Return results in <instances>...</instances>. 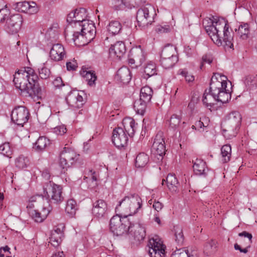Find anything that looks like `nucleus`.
I'll use <instances>...</instances> for the list:
<instances>
[{
	"mask_svg": "<svg viewBox=\"0 0 257 257\" xmlns=\"http://www.w3.org/2000/svg\"><path fill=\"white\" fill-rule=\"evenodd\" d=\"M195 125L197 128V130L201 132L204 131V128L205 127H206V126H205L203 122L200 120L196 121Z\"/></svg>",
	"mask_w": 257,
	"mask_h": 257,
	"instance_id": "nucleus-59",
	"label": "nucleus"
},
{
	"mask_svg": "<svg viewBox=\"0 0 257 257\" xmlns=\"http://www.w3.org/2000/svg\"><path fill=\"white\" fill-rule=\"evenodd\" d=\"M44 194L47 199L54 203L61 202L63 200L62 194V187L51 182L47 183L43 188Z\"/></svg>",
	"mask_w": 257,
	"mask_h": 257,
	"instance_id": "nucleus-11",
	"label": "nucleus"
},
{
	"mask_svg": "<svg viewBox=\"0 0 257 257\" xmlns=\"http://www.w3.org/2000/svg\"><path fill=\"white\" fill-rule=\"evenodd\" d=\"M67 104L74 108H80L84 103L82 96L76 91L71 92L66 98Z\"/></svg>",
	"mask_w": 257,
	"mask_h": 257,
	"instance_id": "nucleus-17",
	"label": "nucleus"
},
{
	"mask_svg": "<svg viewBox=\"0 0 257 257\" xmlns=\"http://www.w3.org/2000/svg\"><path fill=\"white\" fill-rule=\"evenodd\" d=\"M63 236V232L60 228H54L51 232L49 243L54 247H57L62 242Z\"/></svg>",
	"mask_w": 257,
	"mask_h": 257,
	"instance_id": "nucleus-24",
	"label": "nucleus"
},
{
	"mask_svg": "<svg viewBox=\"0 0 257 257\" xmlns=\"http://www.w3.org/2000/svg\"><path fill=\"white\" fill-rule=\"evenodd\" d=\"M16 167L20 169L27 168L30 165L29 158L23 155H20L15 161Z\"/></svg>",
	"mask_w": 257,
	"mask_h": 257,
	"instance_id": "nucleus-35",
	"label": "nucleus"
},
{
	"mask_svg": "<svg viewBox=\"0 0 257 257\" xmlns=\"http://www.w3.org/2000/svg\"><path fill=\"white\" fill-rule=\"evenodd\" d=\"M164 182H166L167 186L168 189L172 192H176L178 189L179 182L175 176L173 174H168L166 180L163 179L162 185H164Z\"/></svg>",
	"mask_w": 257,
	"mask_h": 257,
	"instance_id": "nucleus-29",
	"label": "nucleus"
},
{
	"mask_svg": "<svg viewBox=\"0 0 257 257\" xmlns=\"http://www.w3.org/2000/svg\"><path fill=\"white\" fill-rule=\"evenodd\" d=\"M107 31L112 35H115L119 33L122 26L120 23L117 21H111L107 26Z\"/></svg>",
	"mask_w": 257,
	"mask_h": 257,
	"instance_id": "nucleus-36",
	"label": "nucleus"
},
{
	"mask_svg": "<svg viewBox=\"0 0 257 257\" xmlns=\"http://www.w3.org/2000/svg\"><path fill=\"white\" fill-rule=\"evenodd\" d=\"M176 49L173 45L167 44L161 54V64L165 69L172 68L178 61Z\"/></svg>",
	"mask_w": 257,
	"mask_h": 257,
	"instance_id": "nucleus-8",
	"label": "nucleus"
},
{
	"mask_svg": "<svg viewBox=\"0 0 257 257\" xmlns=\"http://www.w3.org/2000/svg\"><path fill=\"white\" fill-rule=\"evenodd\" d=\"M88 38L84 33L75 32L73 34L72 40L76 45L82 46L87 45L93 40Z\"/></svg>",
	"mask_w": 257,
	"mask_h": 257,
	"instance_id": "nucleus-26",
	"label": "nucleus"
},
{
	"mask_svg": "<svg viewBox=\"0 0 257 257\" xmlns=\"http://www.w3.org/2000/svg\"><path fill=\"white\" fill-rule=\"evenodd\" d=\"M149 161V157L144 153H140L136 158L135 165L138 168L145 167Z\"/></svg>",
	"mask_w": 257,
	"mask_h": 257,
	"instance_id": "nucleus-41",
	"label": "nucleus"
},
{
	"mask_svg": "<svg viewBox=\"0 0 257 257\" xmlns=\"http://www.w3.org/2000/svg\"><path fill=\"white\" fill-rule=\"evenodd\" d=\"M217 242L214 240H210L207 242L204 246V252L206 255H210L213 253L217 248Z\"/></svg>",
	"mask_w": 257,
	"mask_h": 257,
	"instance_id": "nucleus-42",
	"label": "nucleus"
},
{
	"mask_svg": "<svg viewBox=\"0 0 257 257\" xmlns=\"http://www.w3.org/2000/svg\"><path fill=\"white\" fill-rule=\"evenodd\" d=\"M140 197L136 194H130L124 197L116 206L115 210L122 212L125 216H131L138 212L142 205Z\"/></svg>",
	"mask_w": 257,
	"mask_h": 257,
	"instance_id": "nucleus-5",
	"label": "nucleus"
},
{
	"mask_svg": "<svg viewBox=\"0 0 257 257\" xmlns=\"http://www.w3.org/2000/svg\"><path fill=\"white\" fill-rule=\"evenodd\" d=\"M53 84L55 87L59 88L64 84L61 77H58L56 78L53 81Z\"/></svg>",
	"mask_w": 257,
	"mask_h": 257,
	"instance_id": "nucleus-57",
	"label": "nucleus"
},
{
	"mask_svg": "<svg viewBox=\"0 0 257 257\" xmlns=\"http://www.w3.org/2000/svg\"><path fill=\"white\" fill-rule=\"evenodd\" d=\"M147 103V102H144L143 100H141L140 98L136 100L134 104V108L137 113L143 115L145 113Z\"/></svg>",
	"mask_w": 257,
	"mask_h": 257,
	"instance_id": "nucleus-43",
	"label": "nucleus"
},
{
	"mask_svg": "<svg viewBox=\"0 0 257 257\" xmlns=\"http://www.w3.org/2000/svg\"><path fill=\"white\" fill-rule=\"evenodd\" d=\"M29 115L28 109L25 106H18L12 111L11 119L16 124L23 126L28 121Z\"/></svg>",
	"mask_w": 257,
	"mask_h": 257,
	"instance_id": "nucleus-14",
	"label": "nucleus"
},
{
	"mask_svg": "<svg viewBox=\"0 0 257 257\" xmlns=\"http://www.w3.org/2000/svg\"><path fill=\"white\" fill-rule=\"evenodd\" d=\"M148 246L149 253L151 257H165L166 246L158 236L150 239Z\"/></svg>",
	"mask_w": 257,
	"mask_h": 257,
	"instance_id": "nucleus-12",
	"label": "nucleus"
},
{
	"mask_svg": "<svg viewBox=\"0 0 257 257\" xmlns=\"http://www.w3.org/2000/svg\"><path fill=\"white\" fill-rule=\"evenodd\" d=\"M216 98L212 95V92L209 90L207 92V90H205L202 97L203 104L211 111L215 110L216 107L215 106V102L217 101Z\"/></svg>",
	"mask_w": 257,
	"mask_h": 257,
	"instance_id": "nucleus-25",
	"label": "nucleus"
},
{
	"mask_svg": "<svg viewBox=\"0 0 257 257\" xmlns=\"http://www.w3.org/2000/svg\"><path fill=\"white\" fill-rule=\"evenodd\" d=\"M15 9L18 12L28 13L31 15L36 13L38 11L36 4L35 2L30 3L26 1L17 3Z\"/></svg>",
	"mask_w": 257,
	"mask_h": 257,
	"instance_id": "nucleus-21",
	"label": "nucleus"
},
{
	"mask_svg": "<svg viewBox=\"0 0 257 257\" xmlns=\"http://www.w3.org/2000/svg\"><path fill=\"white\" fill-rule=\"evenodd\" d=\"M9 15V11L7 9L0 10V25L3 23Z\"/></svg>",
	"mask_w": 257,
	"mask_h": 257,
	"instance_id": "nucleus-54",
	"label": "nucleus"
},
{
	"mask_svg": "<svg viewBox=\"0 0 257 257\" xmlns=\"http://www.w3.org/2000/svg\"><path fill=\"white\" fill-rule=\"evenodd\" d=\"M153 95V90L151 87L145 86L142 87L140 91V99L144 102H149L151 100Z\"/></svg>",
	"mask_w": 257,
	"mask_h": 257,
	"instance_id": "nucleus-38",
	"label": "nucleus"
},
{
	"mask_svg": "<svg viewBox=\"0 0 257 257\" xmlns=\"http://www.w3.org/2000/svg\"><path fill=\"white\" fill-rule=\"evenodd\" d=\"M81 33H84L89 38L93 39L96 35V28L92 21H84L83 23L79 26Z\"/></svg>",
	"mask_w": 257,
	"mask_h": 257,
	"instance_id": "nucleus-23",
	"label": "nucleus"
},
{
	"mask_svg": "<svg viewBox=\"0 0 257 257\" xmlns=\"http://www.w3.org/2000/svg\"><path fill=\"white\" fill-rule=\"evenodd\" d=\"M39 74L42 79H47L49 78L51 72L49 69L45 66V63L41 65L39 68Z\"/></svg>",
	"mask_w": 257,
	"mask_h": 257,
	"instance_id": "nucleus-46",
	"label": "nucleus"
},
{
	"mask_svg": "<svg viewBox=\"0 0 257 257\" xmlns=\"http://www.w3.org/2000/svg\"><path fill=\"white\" fill-rule=\"evenodd\" d=\"M116 76L120 82L124 84L128 83L132 78L130 70L126 67H122L119 69Z\"/></svg>",
	"mask_w": 257,
	"mask_h": 257,
	"instance_id": "nucleus-31",
	"label": "nucleus"
},
{
	"mask_svg": "<svg viewBox=\"0 0 257 257\" xmlns=\"http://www.w3.org/2000/svg\"><path fill=\"white\" fill-rule=\"evenodd\" d=\"M80 160V155L74 151L64 148L60 155L59 166L62 168V173H65V171L70 166L77 163Z\"/></svg>",
	"mask_w": 257,
	"mask_h": 257,
	"instance_id": "nucleus-9",
	"label": "nucleus"
},
{
	"mask_svg": "<svg viewBox=\"0 0 257 257\" xmlns=\"http://www.w3.org/2000/svg\"><path fill=\"white\" fill-rule=\"evenodd\" d=\"M197 252L191 249L180 248L175 250L171 257H196Z\"/></svg>",
	"mask_w": 257,
	"mask_h": 257,
	"instance_id": "nucleus-32",
	"label": "nucleus"
},
{
	"mask_svg": "<svg viewBox=\"0 0 257 257\" xmlns=\"http://www.w3.org/2000/svg\"><path fill=\"white\" fill-rule=\"evenodd\" d=\"M153 207L155 210H156L157 212H159L163 208V205L161 202L159 201H155L153 204Z\"/></svg>",
	"mask_w": 257,
	"mask_h": 257,
	"instance_id": "nucleus-58",
	"label": "nucleus"
},
{
	"mask_svg": "<svg viewBox=\"0 0 257 257\" xmlns=\"http://www.w3.org/2000/svg\"><path fill=\"white\" fill-rule=\"evenodd\" d=\"M107 211V205L104 200L98 199L93 203L92 213L93 215L98 218L104 216Z\"/></svg>",
	"mask_w": 257,
	"mask_h": 257,
	"instance_id": "nucleus-19",
	"label": "nucleus"
},
{
	"mask_svg": "<svg viewBox=\"0 0 257 257\" xmlns=\"http://www.w3.org/2000/svg\"><path fill=\"white\" fill-rule=\"evenodd\" d=\"M81 75L85 79L87 82V84L89 86L95 85V81L97 79V76L94 71H85L81 72Z\"/></svg>",
	"mask_w": 257,
	"mask_h": 257,
	"instance_id": "nucleus-39",
	"label": "nucleus"
},
{
	"mask_svg": "<svg viewBox=\"0 0 257 257\" xmlns=\"http://www.w3.org/2000/svg\"><path fill=\"white\" fill-rule=\"evenodd\" d=\"M50 140L45 137H40L35 144V149L37 151L44 150L49 145Z\"/></svg>",
	"mask_w": 257,
	"mask_h": 257,
	"instance_id": "nucleus-37",
	"label": "nucleus"
},
{
	"mask_svg": "<svg viewBox=\"0 0 257 257\" xmlns=\"http://www.w3.org/2000/svg\"><path fill=\"white\" fill-rule=\"evenodd\" d=\"M193 168L196 175H201L206 174V163L201 159H197L195 161Z\"/></svg>",
	"mask_w": 257,
	"mask_h": 257,
	"instance_id": "nucleus-33",
	"label": "nucleus"
},
{
	"mask_svg": "<svg viewBox=\"0 0 257 257\" xmlns=\"http://www.w3.org/2000/svg\"><path fill=\"white\" fill-rule=\"evenodd\" d=\"M76 210L77 204L76 201L72 199L68 200L65 207L66 212L70 216H73L75 214Z\"/></svg>",
	"mask_w": 257,
	"mask_h": 257,
	"instance_id": "nucleus-44",
	"label": "nucleus"
},
{
	"mask_svg": "<svg viewBox=\"0 0 257 257\" xmlns=\"http://www.w3.org/2000/svg\"><path fill=\"white\" fill-rule=\"evenodd\" d=\"M156 65L153 62L149 63L144 68V72L148 77H151L156 74Z\"/></svg>",
	"mask_w": 257,
	"mask_h": 257,
	"instance_id": "nucleus-48",
	"label": "nucleus"
},
{
	"mask_svg": "<svg viewBox=\"0 0 257 257\" xmlns=\"http://www.w3.org/2000/svg\"><path fill=\"white\" fill-rule=\"evenodd\" d=\"M122 0H112L111 5L114 10H120L123 6Z\"/></svg>",
	"mask_w": 257,
	"mask_h": 257,
	"instance_id": "nucleus-53",
	"label": "nucleus"
},
{
	"mask_svg": "<svg viewBox=\"0 0 257 257\" xmlns=\"http://www.w3.org/2000/svg\"><path fill=\"white\" fill-rule=\"evenodd\" d=\"M226 77L219 74H214L210 83V91L216 97L217 101L222 103L228 102L231 99V91L228 88Z\"/></svg>",
	"mask_w": 257,
	"mask_h": 257,
	"instance_id": "nucleus-3",
	"label": "nucleus"
},
{
	"mask_svg": "<svg viewBox=\"0 0 257 257\" xmlns=\"http://www.w3.org/2000/svg\"><path fill=\"white\" fill-rule=\"evenodd\" d=\"M87 17L86 10L84 8H80L70 13L68 15L67 21L69 23H74L75 26L77 24L79 26L84 21L88 20L86 19Z\"/></svg>",
	"mask_w": 257,
	"mask_h": 257,
	"instance_id": "nucleus-16",
	"label": "nucleus"
},
{
	"mask_svg": "<svg viewBox=\"0 0 257 257\" xmlns=\"http://www.w3.org/2000/svg\"><path fill=\"white\" fill-rule=\"evenodd\" d=\"M66 67L69 71H74L77 67V64L75 61L68 62L66 63Z\"/></svg>",
	"mask_w": 257,
	"mask_h": 257,
	"instance_id": "nucleus-55",
	"label": "nucleus"
},
{
	"mask_svg": "<svg viewBox=\"0 0 257 257\" xmlns=\"http://www.w3.org/2000/svg\"><path fill=\"white\" fill-rule=\"evenodd\" d=\"M175 241L179 245H182L184 242V238L182 229L179 227H177L175 229Z\"/></svg>",
	"mask_w": 257,
	"mask_h": 257,
	"instance_id": "nucleus-50",
	"label": "nucleus"
},
{
	"mask_svg": "<svg viewBox=\"0 0 257 257\" xmlns=\"http://www.w3.org/2000/svg\"><path fill=\"white\" fill-rule=\"evenodd\" d=\"M178 74L184 77L187 82H192L194 80V76L186 68L181 69L178 70Z\"/></svg>",
	"mask_w": 257,
	"mask_h": 257,
	"instance_id": "nucleus-45",
	"label": "nucleus"
},
{
	"mask_svg": "<svg viewBox=\"0 0 257 257\" xmlns=\"http://www.w3.org/2000/svg\"><path fill=\"white\" fill-rule=\"evenodd\" d=\"M203 25L214 44L225 49L233 48V33L226 20L212 16L205 19Z\"/></svg>",
	"mask_w": 257,
	"mask_h": 257,
	"instance_id": "nucleus-1",
	"label": "nucleus"
},
{
	"mask_svg": "<svg viewBox=\"0 0 257 257\" xmlns=\"http://www.w3.org/2000/svg\"><path fill=\"white\" fill-rule=\"evenodd\" d=\"M47 205L44 206L41 212L35 209H30L29 214L30 216L37 222H42L48 216L51 211L52 208L48 202Z\"/></svg>",
	"mask_w": 257,
	"mask_h": 257,
	"instance_id": "nucleus-18",
	"label": "nucleus"
},
{
	"mask_svg": "<svg viewBox=\"0 0 257 257\" xmlns=\"http://www.w3.org/2000/svg\"><path fill=\"white\" fill-rule=\"evenodd\" d=\"M7 15L5 21L6 22L4 28L5 30L10 34L17 33L21 29L23 18L19 14H14L9 17Z\"/></svg>",
	"mask_w": 257,
	"mask_h": 257,
	"instance_id": "nucleus-13",
	"label": "nucleus"
},
{
	"mask_svg": "<svg viewBox=\"0 0 257 257\" xmlns=\"http://www.w3.org/2000/svg\"><path fill=\"white\" fill-rule=\"evenodd\" d=\"M234 247L235 250H239L240 252L246 253L248 251V249L247 248H242L241 246L237 243L234 244Z\"/></svg>",
	"mask_w": 257,
	"mask_h": 257,
	"instance_id": "nucleus-60",
	"label": "nucleus"
},
{
	"mask_svg": "<svg viewBox=\"0 0 257 257\" xmlns=\"http://www.w3.org/2000/svg\"><path fill=\"white\" fill-rule=\"evenodd\" d=\"M239 236H244L248 238L249 240L250 241L252 238L251 234L247 232L246 231H243L241 233H239Z\"/></svg>",
	"mask_w": 257,
	"mask_h": 257,
	"instance_id": "nucleus-62",
	"label": "nucleus"
},
{
	"mask_svg": "<svg viewBox=\"0 0 257 257\" xmlns=\"http://www.w3.org/2000/svg\"><path fill=\"white\" fill-rule=\"evenodd\" d=\"M131 53L133 56V58L129 59L130 63L133 64L138 62L141 65L145 61V57L143 50L141 49L140 46L139 48L132 49Z\"/></svg>",
	"mask_w": 257,
	"mask_h": 257,
	"instance_id": "nucleus-30",
	"label": "nucleus"
},
{
	"mask_svg": "<svg viewBox=\"0 0 257 257\" xmlns=\"http://www.w3.org/2000/svg\"><path fill=\"white\" fill-rule=\"evenodd\" d=\"M244 83L247 89L252 90L256 89L257 75L246 76L244 80Z\"/></svg>",
	"mask_w": 257,
	"mask_h": 257,
	"instance_id": "nucleus-34",
	"label": "nucleus"
},
{
	"mask_svg": "<svg viewBox=\"0 0 257 257\" xmlns=\"http://www.w3.org/2000/svg\"><path fill=\"white\" fill-rule=\"evenodd\" d=\"M155 31L158 34L167 33L170 31V27L169 25H158L156 26Z\"/></svg>",
	"mask_w": 257,
	"mask_h": 257,
	"instance_id": "nucleus-51",
	"label": "nucleus"
},
{
	"mask_svg": "<svg viewBox=\"0 0 257 257\" xmlns=\"http://www.w3.org/2000/svg\"><path fill=\"white\" fill-rule=\"evenodd\" d=\"M41 199H42V198L40 196H33L29 198V201L34 203V202H37L38 201H40Z\"/></svg>",
	"mask_w": 257,
	"mask_h": 257,
	"instance_id": "nucleus-61",
	"label": "nucleus"
},
{
	"mask_svg": "<svg viewBox=\"0 0 257 257\" xmlns=\"http://www.w3.org/2000/svg\"><path fill=\"white\" fill-rule=\"evenodd\" d=\"M66 131L67 129L64 125L57 126L53 128V132L57 135H63Z\"/></svg>",
	"mask_w": 257,
	"mask_h": 257,
	"instance_id": "nucleus-52",
	"label": "nucleus"
},
{
	"mask_svg": "<svg viewBox=\"0 0 257 257\" xmlns=\"http://www.w3.org/2000/svg\"><path fill=\"white\" fill-rule=\"evenodd\" d=\"M153 220L155 222H156V223H157L159 225H161V221L160 218V217L158 216V214H154Z\"/></svg>",
	"mask_w": 257,
	"mask_h": 257,
	"instance_id": "nucleus-63",
	"label": "nucleus"
},
{
	"mask_svg": "<svg viewBox=\"0 0 257 257\" xmlns=\"http://www.w3.org/2000/svg\"><path fill=\"white\" fill-rule=\"evenodd\" d=\"M165 136L163 132H159L155 136L152 147V152L156 155L162 156L166 152Z\"/></svg>",
	"mask_w": 257,
	"mask_h": 257,
	"instance_id": "nucleus-15",
	"label": "nucleus"
},
{
	"mask_svg": "<svg viewBox=\"0 0 257 257\" xmlns=\"http://www.w3.org/2000/svg\"><path fill=\"white\" fill-rule=\"evenodd\" d=\"M132 227V223L124 215L122 218L119 215L113 216L110 220L109 228L113 234L116 236H121L126 234Z\"/></svg>",
	"mask_w": 257,
	"mask_h": 257,
	"instance_id": "nucleus-7",
	"label": "nucleus"
},
{
	"mask_svg": "<svg viewBox=\"0 0 257 257\" xmlns=\"http://www.w3.org/2000/svg\"><path fill=\"white\" fill-rule=\"evenodd\" d=\"M241 116L238 111H233L230 113L225 118L223 122V132H230L232 136H235L240 126Z\"/></svg>",
	"mask_w": 257,
	"mask_h": 257,
	"instance_id": "nucleus-10",
	"label": "nucleus"
},
{
	"mask_svg": "<svg viewBox=\"0 0 257 257\" xmlns=\"http://www.w3.org/2000/svg\"><path fill=\"white\" fill-rule=\"evenodd\" d=\"M181 117L180 115L173 114L169 120L170 127L174 130H176L181 122Z\"/></svg>",
	"mask_w": 257,
	"mask_h": 257,
	"instance_id": "nucleus-47",
	"label": "nucleus"
},
{
	"mask_svg": "<svg viewBox=\"0 0 257 257\" xmlns=\"http://www.w3.org/2000/svg\"><path fill=\"white\" fill-rule=\"evenodd\" d=\"M128 232L131 234L135 242L137 243L143 240L146 236L145 228L140 223L132 224V227Z\"/></svg>",
	"mask_w": 257,
	"mask_h": 257,
	"instance_id": "nucleus-20",
	"label": "nucleus"
},
{
	"mask_svg": "<svg viewBox=\"0 0 257 257\" xmlns=\"http://www.w3.org/2000/svg\"><path fill=\"white\" fill-rule=\"evenodd\" d=\"M202 64L201 65V68H202V67L204 64L207 63V64H210L212 62V58L211 56L207 55L203 56L202 57Z\"/></svg>",
	"mask_w": 257,
	"mask_h": 257,
	"instance_id": "nucleus-56",
	"label": "nucleus"
},
{
	"mask_svg": "<svg viewBox=\"0 0 257 257\" xmlns=\"http://www.w3.org/2000/svg\"><path fill=\"white\" fill-rule=\"evenodd\" d=\"M66 55L64 47L60 44L53 45L50 52L51 59L58 61L62 60Z\"/></svg>",
	"mask_w": 257,
	"mask_h": 257,
	"instance_id": "nucleus-22",
	"label": "nucleus"
},
{
	"mask_svg": "<svg viewBox=\"0 0 257 257\" xmlns=\"http://www.w3.org/2000/svg\"><path fill=\"white\" fill-rule=\"evenodd\" d=\"M231 153V148L229 145H225L222 147L221 149V155L223 163H225L230 161Z\"/></svg>",
	"mask_w": 257,
	"mask_h": 257,
	"instance_id": "nucleus-40",
	"label": "nucleus"
},
{
	"mask_svg": "<svg viewBox=\"0 0 257 257\" xmlns=\"http://www.w3.org/2000/svg\"><path fill=\"white\" fill-rule=\"evenodd\" d=\"M38 76L33 69L25 67L24 70H18L15 73L13 82L23 96L41 97L42 90L38 84Z\"/></svg>",
	"mask_w": 257,
	"mask_h": 257,
	"instance_id": "nucleus-2",
	"label": "nucleus"
},
{
	"mask_svg": "<svg viewBox=\"0 0 257 257\" xmlns=\"http://www.w3.org/2000/svg\"><path fill=\"white\" fill-rule=\"evenodd\" d=\"M125 46L121 41L117 42L114 45H111L109 48V53L120 58L125 52Z\"/></svg>",
	"mask_w": 257,
	"mask_h": 257,
	"instance_id": "nucleus-28",
	"label": "nucleus"
},
{
	"mask_svg": "<svg viewBox=\"0 0 257 257\" xmlns=\"http://www.w3.org/2000/svg\"><path fill=\"white\" fill-rule=\"evenodd\" d=\"M124 128L120 127L115 128L113 131L112 136V142L118 148L125 147L128 141V137L126 133L133 137L136 130V125L135 120L132 118H126L122 121Z\"/></svg>",
	"mask_w": 257,
	"mask_h": 257,
	"instance_id": "nucleus-4",
	"label": "nucleus"
},
{
	"mask_svg": "<svg viewBox=\"0 0 257 257\" xmlns=\"http://www.w3.org/2000/svg\"><path fill=\"white\" fill-rule=\"evenodd\" d=\"M0 154L9 157L12 154V151L9 143H5L0 146Z\"/></svg>",
	"mask_w": 257,
	"mask_h": 257,
	"instance_id": "nucleus-49",
	"label": "nucleus"
},
{
	"mask_svg": "<svg viewBox=\"0 0 257 257\" xmlns=\"http://www.w3.org/2000/svg\"><path fill=\"white\" fill-rule=\"evenodd\" d=\"M156 15V10L151 5L147 4L141 7L138 10L136 16L138 26L145 29L154 22Z\"/></svg>",
	"mask_w": 257,
	"mask_h": 257,
	"instance_id": "nucleus-6",
	"label": "nucleus"
},
{
	"mask_svg": "<svg viewBox=\"0 0 257 257\" xmlns=\"http://www.w3.org/2000/svg\"><path fill=\"white\" fill-rule=\"evenodd\" d=\"M237 36L241 39H247L250 34L249 25L247 23H239L237 28L235 29Z\"/></svg>",
	"mask_w": 257,
	"mask_h": 257,
	"instance_id": "nucleus-27",
	"label": "nucleus"
},
{
	"mask_svg": "<svg viewBox=\"0 0 257 257\" xmlns=\"http://www.w3.org/2000/svg\"><path fill=\"white\" fill-rule=\"evenodd\" d=\"M51 257H65L63 251L54 253Z\"/></svg>",
	"mask_w": 257,
	"mask_h": 257,
	"instance_id": "nucleus-64",
	"label": "nucleus"
}]
</instances>
